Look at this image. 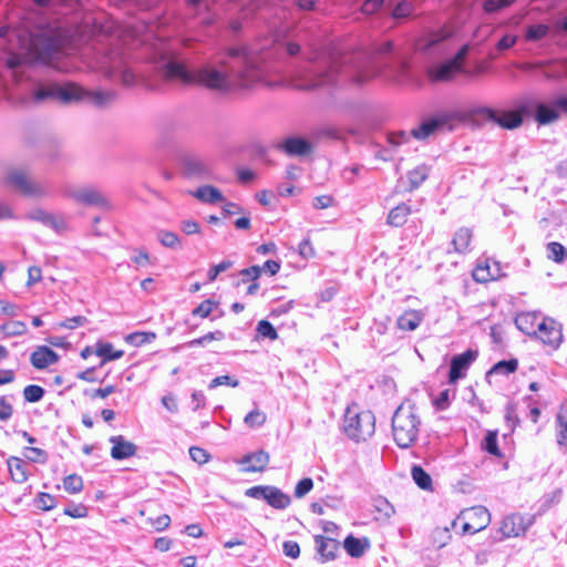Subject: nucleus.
Wrapping results in <instances>:
<instances>
[{"label": "nucleus", "mask_w": 567, "mask_h": 567, "mask_svg": "<svg viewBox=\"0 0 567 567\" xmlns=\"http://www.w3.org/2000/svg\"><path fill=\"white\" fill-rule=\"evenodd\" d=\"M299 53L298 43L274 40L265 44L229 48L194 70L171 60L159 68L158 73L165 82L198 85L219 94H229L256 83L270 85L269 76L272 74H290L295 76L298 89L315 90L340 81L362 84L381 73L362 52L329 54L320 59L308 56L306 66L290 65L288 59Z\"/></svg>", "instance_id": "obj_1"}, {"label": "nucleus", "mask_w": 567, "mask_h": 567, "mask_svg": "<svg viewBox=\"0 0 567 567\" xmlns=\"http://www.w3.org/2000/svg\"><path fill=\"white\" fill-rule=\"evenodd\" d=\"M24 90L29 99L34 103L47 101H58L61 104H72L85 102L99 109L106 107L116 99L115 91L112 90H86L74 82H64L62 84L40 79L28 72L25 74Z\"/></svg>", "instance_id": "obj_2"}, {"label": "nucleus", "mask_w": 567, "mask_h": 567, "mask_svg": "<svg viewBox=\"0 0 567 567\" xmlns=\"http://www.w3.org/2000/svg\"><path fill=\"white\" fill-rule=\"evenodd\" d=\"M29 55L37 64L45 65L60 72L70 71L69 58L63 49V43L54 35H33L30 42Z\"/></svg>", "instance_id": "obj_3"}, {"label": "nucleus", "mask_w": 567, "mask_h": 567, "mask_svg": "<svg viewBox=\"0 0 567 567\" xmlns=\"http://www.w3.org/2000/svg\"><path fill=\"white\" fill-rule=\"evenodd\" d=\"M422 425L419 409L414 402H402L392 416V434L396 445L401 449L411 447L419 437Z\"/></svg>", "instance_id": "obj_4"}, {"label": "nucleus", "mask_w": 567, "mask_h": 567, "mask_svg": "<svg viewBox=\"0 0 567 567\" xmlns=\"http://www.w3.org/2000/svg\"><path fill=\"white\" fill-rule=\"evenodd\" d=\"M375 430V417L370 411L358 412L348 408L343 419V431L355 442L365 441Z\"/></svg>", "instance_id": "obj_5"}, {"label": "nucleus", "mask_w": 567, "mask_h": 567, "mask_svg": "<svg viewBox=\"0 0 567 567\" xmlns=\"http://www.w3.org/2000/svg\"><path fill=\"white\" fill-rule=\"evenodd\" d=\"M66 195L80 205L96 207L104 212H111L114 208L109 197L95 186L86 185L70 188Z\"/></svg>", "instance_id": "obj_6"}, {"label": "nucleus", "mask_w": 567, "mask_h": 567, "mask_svg": "<svg viewBox=\"0 0 567 567\" xmlns=\"http://www.w3.org/2000/svg\"><path fill=\"white\" fill-rule=\"evenodd\" d=\"M567 115V94L558 95L548 102H537L534 107V120L539 125H548Z\"/></svg>", "instance_id": "obj_7"}, {"label": "nucleus", "mask_w": 567, "mask_h": 567, "mask_svg": "<svg viewBox=\"0 0 567 567\" xmlns=\"http://www.w3.org/2000/svg\"><path fill=\"white\" fill-rule=\"evenodd\" d=\"M523 113H527V109L525 106H523L518 112L506 111L498 113L497 111L486 106H480L472 111V114L477 118L494 122L507 130H513L522 125Z\"/></svg>", "instance_id": "obj_8"}, {"label": "nucleus", "mask_w": 567, "mask_h": 567, "mask_svg": "<svg viewBox=\"0 0 567 567\" xmlns=\"http://www.w3.org/2000/svg\"><path fill=\"white\" fill-rule=\"evenodd\" d=\"M245 495L255 499H262L275 509H286L291 498L280 488L272 485H257L246 489Z\"/></svg>", "instance_id": "obj_9"}, {"label": "nucleus", "mask_w": 567, "mask_h": 567, "mask_svg": "<svg viewBox=\"0 0 567 567\" xmlns=\"http://www.w3.org/2000/svg\"><path fill=\"white\" fill-rule=\"evenodd\" d=\"M7 184L24 196L40 197L45 194V188L30 178L24 169H11L7 175Z\"/></svg>", "instance_id": "obj_10"}, {"label": "nucleus", "mask_w": 567, "mask_h": 567, "mask_svg": "<svg viewBox=\"0 0 567 567\" xmlns=\"http://www.w3.org/2000/svg\"><path fill=\"white\" fill-rule=\"evenodd\" d=\"M460 118V115L455 112L440 113L434 117L423 121L417 127L411 131V134L416 140H425L436 131L449 125L452 121Z\"/></svg>", "instance_id": "obj_11"}, {"label": "nucleus", "mask_w": 567, "mask_h": 567, "mask_svg": "<svg viewBox=\"0 0 567 567\" xmlns=\"http://www.w3.org/2000/svg\"><path fill=\"white\" fill-rule=\"evenodd\" d=\"M182 174L190 179H210L213 171L210 165L196 155L186 154L181 157Z\"/></svg>", "instance_id": "obj_12"}, {"label": "nucleus", "mask_w": 567, "mask_h": 567, "mask_svg": "<svg viewBox=\"0 0 567 567\" xmlns=\"http://www.w3.org/2000/svg\"><path fill=\"white\" fill-rule=\"evenodd\" d=\"M544 344L557 349L563 341L561 326L551 318H545L537 323L535 334Z\"/></svg>", "instance_id": "obj_13"}, {"label": "nucleus", "mask_w": 567, "mask_h": 567, "mask_svg": "<svg viewBox=\"0 0 567 567\" xmlns=\"http://www.w3.org/2000/svg\"><path fill=\"white\" fill-rule=\"evenodd\" d=\"M477 354L478 352L476 350L468 349L452 358L449 372V380L451 383H455L457 380L464 378L465 371L475 361Z\"/></svg>", "instance_id": "obj_14"}, {"label": "nucleus", "mask_w": 567, "mask_h": 567, "mask_svg": "<svg viewBox=\"0 0 567 567\" xmlns=\"http://www.w3.org/2000/svg\"><path fill=\"white\" fill-rule=\"evenodd\" d=\"M506 275L502 272L501 264L494 259H486L484 264H480L473 271V278L477 282H488L498 280Z\"/></svg>", "instance_id": "obj_15"}, {"label": "nucleus", "mask_w": 567, "mask_h": 567, "mask_svg": "<svg viewBox=\"0 0 567 567\" xmlns=\"http://www.w3.org/2000/svg\"><path fill=\"white\" fill-rule=\"evenodd\" d=\"M460 71L456 60H447L443 63L431 65L427 69V75L434 82H444L452 80Z\"/></svg>", "instance_id": "obj_16"}, {"label": "nucleus", "mask_w": 567, "mask_h": 567, "mask_svg": "<svg viewBox=\"0 0 567 567\" xmlns=\"http://www.w3.org/2000/svg\"><path fill=\"white\" fill-rule=\"evenodd\" d=\"M109 441L112 443L111 457L113 460L122 461L136 454L137 446L125 440L123 435L111 436Z\"/></svg>", "instance_id": "obj_17"}, {"label": "nucleus", "mask_w": 567, "mask_h": 567, "mask_svg": "<svg viewBox=\"0 0 567 567\" xmlns=\"http://www.w3.org/2000/svg\"><path fill=\"white\" fill-rule=\"evenodd\" d=\"M468 515L480 516V522H465L462 530L464 534H475L485 529L491 523V514L484 506H475L468 509Z\"/></svg>", "instance_id": "obj_18"}, {"label": "nucleus", "mask_w": 567, "mask_h": 567, "mask_svg": "<svg viewBox=\"0 0 567 567\" xmlns=\"http://www.w3.org/2000/svg\"><path fill=\"white\" fill-rule=\"evenodd\" d=\"M59 354L47 346H39L30 355L31 364L38 370H44L59 361Z\"/></svg>", "instance_id": "obj_19"}, {"label": "nucleus", "mask_w": 567, "mask_h": 567, "mask_svg": "<svg viewBox=\"0 0 567 567\" xmlns=\"http://www.w3.org/2000/svg\"><path fill=\"white\" fill-rule=\"evenodd\" d=\"M316 549L320 555V561L326 563L336 559L337 551L340 547L339 542L322 535L315 536Z\"/></svg>", "instance_id": "obj_20"}, {"label": "nucleus", "mask_w": 567, "mask_h": 567, "mask_svg": "<svg viewBox=\"0 0 567 567\" xmlns=\"http://www.w3.org/2000/svg\"><path fill=\"white\" fill-rule=\"evenodd\" d=\"M289 156H303L311 152V144L302 137H288L278 145Z\"/></svg>", "instance_id": "obj_21"}, {"label": "nucleus", "mask_w": 567, "mask_h": 567, "mask_svg": "<svg viewBox=\"0 0 567 567\" xmlns=\"http://www.w3.org/2000/svg\"><path fill=\"white\" fill-rule=\"evenodd\" d=\"M268 463L269 454L264 450L246 454L239 461V464L241 465L247 464V466L244 467L245 472H264Z\"/></svg>", "instance_id": "obj_22"}, {"label": "nucleus", "mask_w": 567, "mask_h": 567, "mask_svg": "<svg viewBox=\"0 0 567 567\" xmlns=\"http://www.w3.org/2000/svg\"><path fill=\"white\" fill-rule=\"evenodd\" d=\"M7 465L13 482L22 484L28 480V465L22 458L10 456L7 460Z\"/></svg>", "instance_id": "obj_23"}, {"label": "nucleus", "mask_w": 567, "mask_h": 567, "mask_svg": "<svg viewBox=\"0 0 567 567\" xmlns=\"http://www.w3.org/2000/svg\"><path fill=\"white\" fill-rule=\"evenodd\" d=\"M29 217L33 220L40 221L41 224L51 227L55 231L60 233L65 229V221L43 209H37L32 212Z\"/></svg>", "instance_id": "obj_24"}, {"label": "nucleus", "mask_w": 567, "mask_h": 567, "mask_svg": "<svg viewBox=\"0 0 567 567\" xmlns=\"http://www.w3.org/2000/svg\"><path fill=\"white\" fill-rule=\"evenodd\" d=\"M369 546V540L367 538L360 539L353 535L347 536L343 542L346 551L353 558L363 556Z\"/></svg>", "instance_id": "obj_25"}, {"label": "nucleus", "mask_w": 567, "mask_h": 567, "mask_svg": "<svg viewBox=\"0 0 567 567\" xmlns=\"http://www.w3.org/2000/svg\"><path fill=\"white\" fill-rule=\"evenodd\" d=\"M410 214L411 207L405 203H401L389 212L386 223L392 227H401L406 223Z\"/></svg>", "instance_id": "obj_26"}, {"label": "nucleus", "mask_w": 567, "mask_h": 567, "mask_svg": "<svg viewBox=\"0 0 567 567\" xmlns=\"http://www.w3.org/2000/svg\"><path fill=\"white\" fill-rule=\"evenodd\" d=\"M522 523L523 518L520 516H508L503 520L501 532L505 537H517L525 533V527Z\"/></svg>", "instance_id": "obj_27"}, {"label": "nucleus", "mask_w": 567, "mask_h": 567, "mask_svg": "<svg viewBox=\"0 0 567 567\" xmlns=\"http://www.w3.org/2000/svg\"><path fill=\"white\" fill-rule=\"evenodd\" d=\"M423 316L416 310L405 311L398 318V327L403 331H414L422 322Z\"/></svg>", "instance_id": "obj_28"}, {"label": "nucleus", "mask_w": 567, "mask_h": 567, "mask_svg": "<svg viewBox=\"0 0 567 567\" xmlns=\"http://www.w3.org/2000/svg\"><path fill=\"white\" fill-rule=\"evenodd\" d=\"M518 368V361L516 359L502 360L495 363L486 373L487 382H492L491 379L495 374L509 375L514 373Z\"/></svg>", "instance_id": "obj_29"}, {"label": "nucleus", "mask_w": 567, "mask_h": 567, "mask_svg": "<svg viewBox=\"0 0 567 567\" xmlns=\"http://www.w3.org/2000/svg\"><path fill=\"white\" fill-rule=\"evenodd\" d=\"M95 354L102 358L100 367L105 362L121 359L124 355L123 350H114L110 342L99 341L95 346Z\"/></svg>", "instance_id": "obj_30"}, {"label": "nucleus", "mask_w": 567, "mask_h": 567, "mask_svg": "<svg viewBox=\"0 0 567 567\" xmlns=\"http://www.w3.org/2000/svg\"><path fill=\"white\" fill-rule=\"evenodd\" d=\"M430 167L425 164H421L415 168L408 172L409 190L412 192L419 188L429 177Z\"/></svg>", "instance_id": "obj_31"}, {"label": "nucleus", "mask_w": 567, "mask_h": 567, "mask_svg": "<svg viewBox=\"0 0 567 567\" xmlns=\"http://www.w3.org/2000/svg\"><path fill=\"white\" fill-rule=\"evenodd\" d=\"M194 196L203 203L215 204L224 200L221 192L210 185L200 186L194 193Z\"/></svg>", "instance_id": "obj_32"}, {"label": "nucleus", "mask_w": 567, "mask_h": 567, "mask_svg": "<svg viewBox=\"0 0 567 567\" xmlns=\"http://www.w3.org/2000/svg\"><path fill=\"white\" fill-rule=\"evenodd\" d=\"M537 323L536 315L530 312L520 313L515 319L516 327L528 336L536 334Z\"/></svg>", "instance_id": "obj_33"}, {"label": "nucleus", "mask_w": 567, "mask_h": 567, "mask_svg": "<svg viewBox=\"0 0 567 567\" xmlns=\"http://www.w3.org/2000/svg\"><path fill=\"white\" fill-rule=\"evenodd\" d=\"M109 76L121 81L125 86H132L136 80L134 72L122 64L120 66H112L109 71Z\"/></svg>", "instance_id": "obj_34"}, {"label": "nucleus", "mask_w": 567, "mask_h": 567, "mask_svg": "<svg viewBox=\"0 0 567 567\" xmlns=\"http://www.w3.org/2000/svg\"><path fill=\"white\" fill-rule=\"evenodd\" d=\"M415 11V6L410 0H400L391 11V18L395 21L409 19Z\"/></svg>", "instance_id": "obj_35"}, {"label": "nucleus", "mask_w": 567, "mask_h": 567, "mask_svg": "<svg viewBox=\"0 0 567 567\" xmlns=\"http://www.w3.org/2000/svg\"><path fill=\"white\" fill-rule=\"evenodd\" d=\"M472 239V231L470 228L462 227L453 236L452 245L456 252H465L468 249Z\"/></svg>", "instance_id": "obj_36"}, {"label": "nucleus", "mask_w": 567, "mask_h": 567, "mask_svg": "<svg viewBox=\"0 0 567 567\" xmlns=\"http://www.w3.org/2000/svg\"><path fill=\"white\" fill-rule=\"evenodd\" d=\"M549 25L545 23L529 24L525 28L524 39L527 42H537L549 33Z\"/></svg>", "instance_id": "obj_37"}, {"label": "nucleus", "mask_w": 567, "mask_h": 567, "mask_svg": "<svg viewBox=\"0 0 567 567\" xmlns=\"http://www.w3.org/2000/svg\"><path fill=\"white\" fill-rule=\"evenodd\" d=\"M411 475L414 483L424 491H432V477L420 465H413Z\"/></svg>", "instance_id": "obj_38"}, {"label": "nucleus", "mask_w": 567, "mask_h": 567, "mask_svg": "<svg viewBox=\"0 0 567 567\" xmlns=\"http://www.w3.org/2000/svg\"><path fill=\"white\" fill-rule=\"evenodd\" d=\"M516 1L517 0H483L482 10L488 16L497 14L513 6Z\"/></svg>", "instance_id": "obj_39"}, {"label": "nucleus", "mask_w": 567, "mask_h": 567, "mask_svg": "<svg viewBox=\"0 0 567 567\" xmlns=\"http://www.w3.org/2000/svg\"><path fill=\"white\" fill-rule=\"evenodd\" d=\"M225 339V333L221 330H216L208 332L207 334L193 339L185 343V347L188 349L195 348V347H205L210 341L217 340L220 341Z\"/></svg>", "instance_id": "obj_40"}, {"label": "nucleus", "mask_w": 567, "mask_h": 567, "mask_svg": "<svg viewBox=\"0 0 567 567\" xmlns=\"http://www.w3.org/2000/svg\"><path fill=\"white\" fill-rule=\"evenodd\" d=\"M156 339L154 332H133L125 337V341L134 347H141L151 343Z\"/></svg>", "instance_id": "obj_41"}, {"label": "nucleus", "mask_w": 567, "mask_h": 567, "mask_svg": "<svg viewBox=\"0 0 567 567\" xmlns=\"http://www.w3.org/2000/svg\"><path fill=\"white\" fill-rule=\"evenodd\" d=\"M548 258L555 262H564L567 258V249L557 241L547 244Z\"/></svg>", "instance_id": "obj_42"}, {"label": "nucleus", "mask_w": 567, "mask_h": 567, "mask_svg": "<svg viewBox=\"0 0 567 567\" xmlns=\"http://www.w3.org/2000/svg\"><path fill=\"white\" fill-rule=\"evenodd\" d=\"M0 330L7 337L22 336L27 332V324L22 321H11L1 324Z\"/></svg>", "instance_id": "obj_43"}, {"label": "nucleus", "mask_w": 567, "mask_h": 567, "mask_svg": "<svg viewBox=\"0 0 567 567\" xmlns=\"http://www.w3.org/2000/svg\"><path fill=\"white\" fill-rule=\"evenodd\" d=\"M483 449L494 455V456H502L501 450L497 444V432L496 431H488L487 434L484 437L483 441Z\"/></svg>", "instance_id": "obj_44"}, {"label": "nucleus", "mask_w": 567, "mask_h": 567, "mask_svg": "<svg viewBox=\"0 0 567 567\" xmlns=\"http://www.w3.org/2000/svg\"><path fill=\"white\" fill-rule=\"evenodd\" d=\"M557 444L560 447H567V419L561 413L556 415Z\"/></svg>", "instance_id": "obj_45"}, {"label": "nucleus", "mask_w": 567, "mask_h": 567, "mask_svg": "<svg viewBox=\"0 0 567 567\" xmlns=\"http://www.w3.org/2000/svg\"><path fill=\"white\" fill-rule=\"evenodd\" d=\"M157 239L164 247L171 249H177L181 244L178 236L175 233L168 230H159L157 233Z\"/></svg>", "instance_id": "obj_46"}, {"label": "nucleus", "mask_w": 567, "mask_h": 567, "mask_svg": "<svg viewBox=\"0 0 567 567\" xmlns=\"http://www.w3.org/2000/svg\"><path fill=\"white\" fill-rule=\"evenodd\" d=\"M63 487L70 494H76L83 489V480L76 474L68 475L63 480Z\"/></svg>", "instance_id": "obj_47"}, {"label": "nucleus", "mask_w": 567, "mask_h": 567, "mask_svg": "<svg viewBox=\"0 0 567 567\" xmlns=\"http://www.w3.org/2000/svg\"><path fill=\"white\" fill-rule=\"evenodd\" d=\"M44 393L45 391L42 386L37 384H30L24 388L23 398L27 402L35 403L43 398Z\"/></svg>", "instance_id": "obj_48"}, {"label": "nucleus", "mask_w": 567, "mask_h": 567, "mask_svg": "<svg viewBox=\"0 0 567 567\" xmlns=\"http://www.w3.org/2000/svg\"><path fill=\"white\" fill-rule=\"evenodd\" d=\"M455 396V392L445 389L433 400V405L439 411H444L450 406L451 400Z\"/></svg>", "instance_id": "obj_49"}, {"label": "nucleus", "mask_w": 567, "mask_h": 567, "mask_svg": "<svg viewBox=\"0 0 567 567\" xmlns=\"http://www.w3.org/2000/svg\"><path fill=\"white\" fill-rule=\"evenodd\" d=\"M518 41V35L513 33H505L495 44L497 53L502 54L512 49Z\"/></svg>", "instance_id": "obj_50"}, {"label": "nucleus", "mask_w": 567, "mask_h": 567, "mask_svg": "<svg viewBox=\"0 0 567 567\" xmlns=\"http://www.w3.org/2000/svg\"><path fill=\"white\" fill-rule=\"evenodd\" d=\"M217 302L212 299L202 301L193 311L192 315L195 317L207 318L214 308L217 307Z\"/></svg>", "instance_id": "obj_51"}, {"label": "nucleus", "mask_w": 567, "mask_h": 567, "mask_svg": "<svg viewBox=\"0 0 567 567\" xmlns=\"http://www.w3.org/2000/svg\"><path fill=\"white\" fill-rule=\"evenodd\" d=\"M187 7L195 11L196 14L209 12L215 0H185Z\"/></svg>", "instance_id": "obj_52"}, {"label": "nucleus", "mask_w": 567, "mask_h": 567, "mask_svg": "<svg viewBox=\"0 0 567 567\" xmlns=\"http://www.w3.org/2000/svg\"><path fill=\"white\" fill-rule=\"evenodd\" d=\"M35 505L42 511H51L56 506L55 498L49 493H39L35 498Z\"/></svg>", "instance_id": "obj_53"}, {"label": "nucleus", "mask_w": 567, "mask_h": 567, "mask_svg": "<svg viewBox=\"0 0 567 567\" xmlns=\"http://www.w3.org/2000/svg\"><path fill=\"white\" fill-rule=\"evenodd\" d=\"M24 456L33 463H45L48 461V453L39 447H25Z\"/></svg>", "instance_id": "obj_54"}, {"label": "nucleus", "mask_w": 567, "mask_h": 567, "mask_svg": "<svg viewBox=\"0 0 567 567\" xmlns=\"http://www.w3.org/2000/svg\"><path fill=\"white\" fill-rule=\"evenodd\" d=\"M244 422L249 427L261 426L266 422V414L257 409L252 410L245 416Z\"/></svg>", "instance_id": "obj_55"}, {"label": "nucleus", "mask_w": 567, "mask_h": 567, "mask_svg": "<svg viewBox=\"0 0 567 567\" xmlns=\"http://www.w3.org/2000/svg\"><path fill=\"white\" fill-rule=\"evenodd\" d=\"M233 265H234V262L231 260L226 259V260L220 261L217 265L212 266L207 274L208 281H210V282L215 281L220 272H224V271L230 269L233 267Z\"/></svg>", "instance_id": "obj_56"}, {"label": "nucleus", "mask_w": 567, "mask_h": 567, "mask_svg": "<svg viewBox=\"0 0 567 567\" xmlns=\"http://www.w3.org/2000/svg\"><path fill=\"white\" fill-rule=\"evenodd\" d=\"M257 332L261 337L268 338L270 340H276L278 338V333H277L275 327L267 320H260L258 322Z\"/></svg>", "instance_id": "obj_57"}, {"label": "nucleus", "mask_w": 567, "mask_h": 567, "mask_svg": "<svg viewBox=\"0 0 567 567\" xmlns=\"http://www.w3.org/2000/svg\"><path fill=\"white\" fill-rule=\"evenodd\" d=\"M219 385H228L231 388H236L239 385V381L230 375H219V377L214 378L210 381L208 388L215 389Z\"/></svg>", "instance_id": "obj_58"}, {"label": "nucleus", "mask_w": 567, "mask_h": 567, "mask_svg": "<svg viewBox=\"0 0 567 567\" xmlns=\"http://www.w3.org/2000/svg\"><path fill=\"white\" fill-rule=\"evenodd\" d=\"M313 487V481L310 477L300 480L295 487V496L301 498L306 496Z\"/></svg>", "instance_id": "obj_59"}, {"label": "nucleus", "mask_w": 567, "mask_h": 567, "mask_svg": "<svg viewBox=\"0 0 567 567\" xmlns=\"http://www.w3.org/2000/svg\"><path fill=\"white\" fill-rule=\"evenodd\" d=\"M89 323V319L84 316H74L71 318H66L64 321L60 323V327L73 330L78 327H83Z\"/></svg>", "instance_id": "obj_60"}, {"label": "nucleus", "mask_w": 567, "mask_h": 567, "mask_svg": "<svg viewBox=\"0 0 567 567\" xmlns=\"http://www.w3.org/2000/svg\"><path fill=\"white\" fill-rule=\"evenodd\" d=\"M239 276L243 277V279H241L243 282H246L248 280L256 281L261 276V267L255 265V266L245 268L239 271Z\"/></svg>", "instance_id": "obj_61"}, {"label": "nucleus", "mask_w": 567, "mask_h": 567, "mask_svg": "<svg viewBox=\"0 0 567 567\" xmlns=\"http://www.w3.org/2000/svg\"><path fill=\"white\" fill-rule=\"evenodd\" d=\"M385 0H365L361 6V12L365 16H371L378 12Z\"/></svg>", "instance_id": "obj_62"}, {"label": "nucleus", "mask_w": 567, "mask_h": 567, "mask_svg": "<svg viewBox=\"0 0 567 567\" xmlns=\"http://www.w3.org/2000/svg\"><path fill=\"white\" fill-rule=\"evenodd\" d=\"M189 456L194 462L198 464L207 463L210 457L206 450L198 446H192L189 449Z\"/></svg>", "instance_id": "obj_63"}, {"label": "nucleus", "mask_w": 567, "mask_h": 567, "mask_svg": "<svg viewBox=\"0 0 567 567\" xmlns=\"http://www.w3.org/2000/svg\"><path fill=\"white\" fill-rule=\"evenodd\" d=\"M282 551L287 557L296 559L300 555V546L295 540H286L282 544Z\"/></svg>", "instance_id": "obj_64"}]
</instances>
